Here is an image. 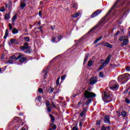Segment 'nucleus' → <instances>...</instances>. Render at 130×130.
Instances as JSON below:
<instances>
[{
  "label": "nucleus",
  "instance_id": "nucleus-42",
  "mask_svg": "<svg viewBox=\"0 0 130 130\" xmlns=\"http://www.w3.org/2000/svg\"><path fill=\"white\" fill-rule=\"evenodd\" d=\"M25 41H30V38L29 37H25L24 38Z\"/></svg>",
  "mask_w": 130,
  "mask_h": 130
},
{
  "label": "nucleus",
  "instance_id": "nucleus-3",
  "mask_svg": "<svg viewBox=\"0 0 130 130\" xmlns=\"http://www.w3.org/2000/svg\"><path fill=\"white\" fill-rule=\"evenodd\" d=\"M102 98L104 102H106V103H109V102H111L112 100V99H111V95H109L108 93L105 91L103 92Z\"/></svg>",
  "mask_w": 130,
  "mask_h": 130
},
{
  "label": "nucleus",
  "instance_id": "nucleus-9",
  "mask_svg": "<svg viewBox=\"0 0 130 130\" xmlns=\"http://www.w3.org/2000/svg\"><path fill=\"white\" fill-rule=\"evenodd\" d=\"M101 12H102V10H98L95 11L94 13H93L91 15V18H95V17H97L98 15L100 14L101 13Z\"/></svg>",
  "mask_w": 130,
  "mask_h": 130
},
{
  "label": "nucleus",
  "instance_id": "nucleus-16",
  "mask_svg": "<svg viewBox=\"0 0 130 130\" xmlns=\"http://www.w3.org/2000/svg\"><path fill=\"white\" fill-rule=\"evenodd\" d=\"M9 36V29H6L5 36L4 37V39H7V38Z\"/></svg>",
  "mask_w": 130,
  "mask_h": 130
},
{
  "label": "nucleus",
  "instance_id": "nucleus-43",
  "mask_svg": "<svg viewBox=\"0 0 130 130\" xmlns=\"http://www.w3.org/2000/svg\"><path fill=\"white\" fill-rule=\"evenodd\" d=\"M9 29L12 31L13 27L12 26V24L9 23Z\"/></svg>",
  "mask_w": 130,
  "mask_h": 130
},
{
  "label": "nucleus",
  "instance_id": "nucleus-12",
  "mask_svg": "<svg viewBox=\"0 0 130 130\" xmlns=\"http://www.w3.org/2000/svg\"><path fill=\"white\" fill-rule=\"evenodd\" d=\"M110 117L109 116V115H106L105 117L104 121L105 122V123H109V124H111V122H110Z\"/></svg>",
  "mask_w": 130,
  "mask_h": 130
},
{
  "label": "nucleus",
  "instance_id": "nucleus-64",
  "mask_svg": "<svg viewBox=\"0 0 130 130\" xmlns=\"http://www.w3.org/2000/svg\"><path fill=\"white\" fill-rule=\"evenodd\" d=\"M48 130H53L52 129H51V128H49V129H48Z\"/></svg>",
  "mask_w": 130,
  "mask_h": 130
},
{
  "label": "nucleus",
  "instance_id": "nucleus-58",
  "mask_svg": "<svg viewBox=\"0 0 130 130\" xmlns=\"http://www.w3.org/2000/svg\"><path fill=\"white\" fill-rule=\"evenodd\" d=\"M86 91H91V89L88 88L87 90H86Z\"/></svg>",
  "mask_w": 130,
  "mask_h": 130
},
{
  "label": "nucleus",
  "instance_id": "nucleus-17",
  "mask_svg": "<svg viewBox=\"0 0 130 130\" xmlns=\"http://www.w3.org/2000/svg\"><path fill=\"white\" fill-rule=\"evenodd\" d=\"M12 31L13 34H18L19 33V30L16 28H14Z\"/></svg>",
  "mask_w": 130,
  "mask_h": 130
},
{
  "label": "nucleus",
  "instance_id": "nucleus-44",
  "mask_svg": "<svg viewBox=\"0 0 130 130\" xmlns=\"http://www.w3.org/2000/svg\"><path fill=\"white\" fill-rule=\"evenodd\" d=\"M108 43H102L101 45H103V46H107V44Z\"/></svg>",
  "mask_w": 130,
  "mask_h": 130
},
{
  "label": "nucleus",
  "instance_id": "nucleus-15",
  "mask_svg": "<svg viewBox=\"0 0 130 130\" xmlns=\"http://www.w3.org/2000/svg\"><path fill=\"white\" fill-rule=\"evenodd\" d=\"M87 112V109L83 108V111L80 113V115L81 117H83L86 114V112Z\"/></svg>",
  "mask_w": 130,
  "mask_h": 130
},
{
  "label": "nucleus",
  "instance_id": "nucleus-53",
  "mask_svg": "<svg viewBox=\"0 0 130 130\" xmlns=\"http://www.w3.org/2000/svg\"><path fill=\"white\" fill-rule=\"evenodd\" d=\"M107 129H110V128H111V127H110V126H108L107 127Z\"/></svg>",
  "mask_w": 130,
  "mask_h": 130
},
{
  "label": "nucleus",
  "instance_id": "nucleus-36",
  "mask_svg": "<svg viewBox=\"0 0 130 130\" xmlns=\"http://www.w3.org/2000/svg\"><path fill=\"white\" fill-rule=\"evenodd\" d=\"M6 11V9L5 7H2L0 8V12H5Z\"/></svg>",
  "mask_w": 130,
  "mask_h": 130
},
{
  "label": "nucleus",
  "instance_id": "nucleus-37",
  "mask_svg": "<svg viewBox=\"0 0 130 130\" xmlns=\"http://www.w3.org/2000/svg\"><path fill=\"white\" fill-rule=\"evenodd\" d=\"M99 76L101 78H103V77H104V74H103V72H100Z\"/></svg>",
  "mask_w": 130,
  "mask_h": 130
},
{
  "label": "nucleus",
  "instance_id": "nucleus-45",
  "mask_svg": "<svg viewBox=\"0 0 130 130\" xmlns=\"http://www.w3.org/2000/svg\"><path fill=\"white\" fill-rule=\"evenodd\" d=\"M125 101H126V103H127V104H129L130 101H129V100H128V99L126 98V99H125Z\"/></svg>",
  "mask_w": 130,
  "mask_h": 130
},
{
  "label": "nucleus",
  "instance_id": "nucleus-13",
  "mask_svg": "<svg viewBox=\"0 0 130 130\" xmlns=\"http://www.w3.org/2000/svg\"><path fill=\"white\" fill-rule=\"evenodd\" d=\"M128 42H129L128 39L125 38L121 44V46H125V45H127V44H128Z\"/></svg>",
  "mask_w": 130,
  "mask_h": 130
},
{
  "label": "nucleus",
  "instance_id": "nucleus-62",
  "mask_svg": "<svg viewBox=\"0 0 130 130\" xmlns=\"http://www.w3.org/2000/svg\"><path fill=\"white\" fill-rule=\"evenodd\" d=\"M22 130H26V128H25V127H23L22 128Z\"/></svg>",
  "mask_w": 130,
  "mask_h": 130
},
{
  "label": "nucleus",
  "instance_id": "nucleus-21",
  "mask_svg": "<svg viewBox=\"0 0 130 130\" xmlns=\"http://www.w3.org/2000/svg\"><path fill=\"white\" fill-rule=\"evenodd\" d=\"M80 15H81V13L80 12L75 13L73 15V17L77 18V17H79V16H80Z\"/></svg>",
  "mask_w": 130,
  "mask_h": 130
},
{
  "label": "nucleus",
  "instance_id": "nucleus-56",
  "mask_svg": "<svg viewBox=\"0 0 130 130\" xmlns=\"http://www.w3.org/2000/svg\"><path fill=\"white\" fill-rule=\"evenodd\" d=\"M110 67H111L112 68H114V66H113V64H110Z\"/></svg>",
  "mask_w": 130,
  "mask_h": 130
},
{
  "label": "nucleus",
  "instance_id": "nucleus-26",
  "mask_svg": "<svg viewBox=\"0 0 130 130\" xmlns=\"http://www.w3.org/2000/svg\"><path fill=\"white\" fill-rule=\"evenodd\" d=\"M91 102H92V101L91 100V99H89L85 103V105H89V104H90L91 103Z\"/></svg>",
  "mask_w": 130,
  "mask_h": 130
},
{
  "label": "nucleus",
  "instance_id": "nucleus-2",
  "mask_svg": "<svg viewBox=\"0 0 130 130\" xmlns=\"http://www.w3.org/2000/svg\"><path fill=\"white\" fill-rule=\"evenodd\" d=\"M129 79H130V75L128 73H126L123 75L119 76L118 78V81L121 82V83H125V82H127Z\"/></svg>",
  "mask_w": 130,
  "mask_h": 130
},
{
  "label": "nucleus",
  "instance_id": "nucleus-27",
  "mask_svg": "<svg viewBox=\"0 0 130 130\" xmlns=\"http://www.w3.org/2000/svg\"><path fill=\"white\" fill-rule=\"evenodd\" d=\"M121 114L123 117H125L126 116V112L125 111H122Z\"/></svg>",
  "mask_w": 130,
  "mask_h": 130
},
{
  "label": "nucleus",
  "instance_id": "nucleus-22",
  "mask_svg": "<svg viewBox=\"0 0 130 130\" xmlns=\"http://www.w3.org/2000/svg\"><path fill=\"white\" fill-rule=\"evenodd\" d=\"M11 17L10 16V13L6 14L5 16V20H9Z\"/></svg>",
  "mask_w": 130,
  "mask_h": 130
},
{
  "label": "nucleus",
  "instance_id": "nucleus-57",
  "mask_svg": "<svg viewBox=\"0 0 130 130\" xmlns=\"http://www.w3.org/2000/svg\"><path fill=\"white\" fill-rule=\"evenodd\" d=\"M76 96H77V94H74L73 95V98H75V97H76Z\"/></svg>",
  "mask_w": 130,
  "mask_h": 130
},
{
  "label": "nucleus",
  "instance_id": "nucleus-61",
  "mask_svg": "<svg viewBox=\"0 0 130 130\" xmlns=\"http://www.w3.org/2000/svg\"><path fill=\"white\" fill-rule=\"evenodd\" d=\"M51 30H54L53 27L51 26Z\"/></svg>",
  "mask_w": 130,
  "mask_h": 130
},
{
  "label": "nucleus",
  "instance_id": "nucleus-30",
  "mask_svg": "<svg viewBox=\"0 0 130 130\" xmlns=\"http://www.w3.org/2000/svg\"><path fill=\"white\" fill-rule=\"evenodd\" d=\"M25 7H26V4H25V3L21 4L20 7L21 8V9L22 10H23V9H24V8H25Z\"/></svg>",
  "mask_w": 130,
  "mask_h": 130
},
{
  "label": "nucleus",
  "instance_id": "nucleus-48",
  "mask_svg": "<svg viewBox=\"0 0 130 130\" xmlns=\"http://www.w3.org/2000/svg\"><path fill=\"white\" fill-rule=\"evenodd\" d=\"M72 130H79V129H78V126H75Z\"/></svg>",
  "mask_w": 130,
  "mask_h": 130
},
{
  "label": "nucleus",
  "instance_id": "nucleus-29",
  "mask_svg": "<svg viewBox=\"0 0 130 130\" xmlns=\"http://www.w3.org/2000/svg\"><path fill=\"white\" fill-rule=\"evenodd\" d=\"M10 58L11 59H15V60H18V59H17V58H18V57L16 56V55H13Z\"/></svg>",
  "mask_w": 130,
  "mask_h": 130
},
{
  "label": "nucleus",
  "instance_id": "nucleus-46",
  "mask_svg": "<svg viewBox=\"0 0 130 130\" xmlns=\"http://www.w3.org/2000/svg\"><path fill=\"white\" fill-rule=\"evenodd\" d=\"M51 106H53V107H54V108H56V106H55V104H54V103L52 102Z\"/></svg>",
  "mask_w": 130,
  "mask_h": 130
},
{
  "label": "nucleus",
  "instance_id": "nucleus-6",
  "mask_svg": "<svg viewBox=\"0 0 130 130\" xmlns=\"http://www.w3.org/2000/svg\"><path fill=\"white\" fill-rule=\"evenodd\" d=\"M17 58L16 59H19V61L20 63H23V62H25L27 60V58L24 56L22 53H19L17 55Z\"/></svg>",
  "mask_w": 130,
  "mask_h": 130
},
{
  "label": "nucleus",
  "instance_id": "nucleus-20",
  "mask_svg": "<svg viewBox=\"0 0 130 130\" xmlns=\"http://www.w3.org/2000/svg\"><path fill=\"white\" fill-rule=\"evenodd\" d=\"M50 125L51 126L52 129H56V125H55L54 123H51Z\"/></svg>",
  "mask_w": 130,
  "mask_h": 130
},
{
  "label": "nucleus",
  "instance_id": "nucleus-60",
  "mask_svg": "<svg viewBox=\"0 0 130 130\" xmlns=\"http://www.w3.org/2000/svg\"><path fill=\"white\" fill-rule=\"evenodd\" d=\"M127 92H128V91H127V90H125V91L124 92V93H127Z\"/></svg>",
  "mask_w": 130,
  "mask_h": 130
},
{
  "label": "nucleus",
  "instance_id": "nucleus-23",
  "mask_svg": "<svg viewBox=\"0 0 130 130\" xmlns=\"http://www.w3.org/2000/svg\"><path fill=\"white\" fill-rule=\"evenodd\" d=\"M87 66L89 67H92V66H93V61L90 60L89 61H88V63H87Z\"/></svg>",
  "mask_w": 130,
  "mask_h": 130
},
{
  "label": "nucleus",
  "instance_id": "nucleus-49",
  "mask_svg": "<svg viewBox=\"0 0 130 130\" xmlns=\"http://www.w3.org/2000/svg\"><path fill=\"white\" fill-rule=\"evenodd\" d=\"M7 63H13V61L12 60H9L7 62Z\"/></svg>",
  "mask_w": 130,
  "mask_h": 130
},
{
  "label": "nucleus",
  "instance_id": "nucleus-5",
  "mask_svg": "<svg viewBox=\"0 0 130 130\" xmlns=\"http://www.w3.org/2000/svg\"><path fill=\"white\" fill-rule=\"evenodd\" d=\"M93 97H96V94L94 93L90 92L88 90H85L84 91V98L90 99L93 98Z\"/></svg>",
  "mask_w": 130,
  "mask_h": 130
},
{
  "label": "nucleus",
  "instance_id": "nucleus-47",
  "mask_svg": "<svg viewBox=\"0 0 130 130\" xmlns=\"http://www.w3.org/2000/svg\"><path fill=\"white\" fill-rule=\"evenodd\" d=\"M38 91L39 93H43V90H42V88H39Z\"/></svg>",
  "mask_w": 130,
  "mask_h": 130
},
{
  "label": "nucleus",
  "instance_id": "nucleus-41",
  "mask_svg": "<svg viewBox=\"0 0 130 130\" xmlns=\"http://www.w3.org/2000/svg\"><path fill=\"white\" fill-rule=\"evenodd\" d=\"M101 121L100 120L96 121V125H100Z\"/></svg>",
  "mask_w": 130,
  "mask_h": 130
},
{
  "label": "nucleus",
  "instance_id": "nucleus-10",
  "mask_svg": "<svg viewBox=\"0 0 130 130\" xmlns=\"http://www.w3.org/2000/svg\"><path fill=\"white\" fill-rule=\"evenodd\" d=\"M97 78L96 77H92L89 80V84L90 85H94L97 83Z\"/></svg>",
  "mask_w": 130,
  "mask_h": 130
},
{
  "label": "nucleus",
  "instance_id": "nucleus-4",
  "mask_svg": "<svg viewBox=\"0 0 130 130\" xmlns=\"http://www.w3.org/2000/svg\"><path fill=\"white\" fill-rule=\"evenodd\" d=\"M112 56L111 55V54L108 55V57L106 59V61L104 63H103L102 66H101L99 68V71H101L102 69L105 68V67H106V66H107V64L109 63V61H110V59H111Z\"/></svg>",
  "mask_w": 130,
  "mask_h": 130
},
{
  "label": "nucleus",
  "instance_id": "nucleus-40",
  "mask_svg": "<svg viewBox=\"0 0 130 130\" xmlns=\"http://www.w3.org/2000/svg\"><path fill=\"white\" fill-rule=\"evenodd\" d=\"M53 92V88H51V87L49 89V93H52Z\"/></svg>",
  "mask_w": 130,
  "mask_h": 130
},
{
  "label": "nucleus",
  "instance_id": "nucleus-8",
  "mask_svg": "<svg viewBox=\"0 0 130 130\" xmlns=\"http://www.w3.org/2000/svg\"><path fill=\"white\" fill-rule=\"evenodd\" d=\"M46 106L47 107L48 112H51L52 107H51V105H50V103H49V101H47L46 102Z\"/></svg>",
  "mask_w": 130,
  "mask_h": 130
},
{
  "label": "nucleus",
  "instance_id": "nucleus-51",
  "mask_svg": "<svg viewBox=\"0 0 130 130\" xmlns=\"http://www.w3.org/2000/svg\"><path fill=\"white\" fill-rule=\"evenodd\" d=\"M39 15L40 17H42V12H41L40 11L39 12Z\"/></svg>",
  "mask_w": 130,
  "mask_h": 130
},
{
  "label": "nucleus",
  "instance_id": "nucleus-1",
  "mask_svg": "<svg viewBox=\"0 0 130 130\" xmlns=\"http://www.w3.org/2000/svg\"><path fill=\"white\" fill-rule=\"evenodd\" d=\"M120 0H118L115 4L114 5L111 7V8L110 9L109 11V12L107 14V15L102 19L100 21V22L98 23V26L99 27H101V26H103L104 24H105V20H106V18H107V16L110 14V12L114 9L115 7H116V5H117V3L118 2H119Z\"/></svg>",
  "mask_w": 130,
  "mask_h": 130
},
{
  "label": "nucleus",
  "instance_id": "nucleus-35",
  "mask_svg": "<svg viewBox=\"0 0 130 130\" xmlns=\"http://www.w3.org/2000/svg\"><path fill=\"white\" fill-rule=\"evenodd\" d=\"M62 37L61 36H58V37L57 38V42H59L60 41V40L61 39Z\"/></svg>",
  "mask_w": 130,
  "mask_h": 130
},
{
  "label": "nucleus",
  "instance_id": "nucleus-50",
  "mask_svg": "<svg viewBox=\"0 0 130 130\" xmlns=\"http://www.w3.org/2000/svg\"><path fill=\"white\" fill-rule=\"evenodd\" d=\"M79 126H83V122H82V121H80L79 122Z\"/></svg>",
  "mask_w": 130,
  "mask_h": 130
},
{
  "label": "nucleus",
  "instance_id": "nucleus-25",
  "mask_svg": "<svg viewBox=\"0 0 130 130\" xmlns=\"http://www.w3.org/2000/svg\"><path fill=\"white\" fill-rule=\"evenodd\" d=\"M16 19H17V14H16L12 17V23L13 24V25L15 24V20H16Z\"/></svg>",
  "mask_w": 130,
  "mask_h": 130
},
{
  "label": "nucleus",
  "instance_id": "nucleus-24",
  "mask_svg": "<svg viewBox=\"0 0 130 130\" xmlns=\"http://www.w3.org/2000/svg\"><path fill=\"white\" fill-rule=\"evenodd\" d=\"M101 39H102V36H101V37L97 38L93 42L94 44H96V43H97V42H98V41H100V40H101Z\"/></svg>",
  "mask_w": 130,
  "mask_h": 130
},
{
  "label": "nucleus",
  "instance_id": "nucleus-19",
  "mask_svg": "<svg viewBox=\"0 0 130 130\" xmlns=\"http://www.w3.org/2000/svg\"><path fill=\"white\" fill-rule=\"evenodd\" d=\"M88 57H89V53H86L85 55L84 60V63H86V61H87V59H88Z\"/></svg>",
  "mask_w": 130,
  "mask_h": 130
},
{
  "label": "nucleus",
  "instance_id": "nucleus-33",
  "mask_svg": "<svg viewBox=\"0 0 130 130\" xmlns=\"http://www.w3.org/2000/svg\"><path fill=\"white\" fill-rule=\"evenodd\" d=\"M59 77H58L57 79L56 80V84L58 86V85H59Z\"/></svg>",
  "mask_w": 130,
  "mask_h": 130
},
{
  "label": "nucleus",
  "instance_id": "nucleus-39",
  "mask_svg": "<svg viewBox=\"0 0 130 130\" xmlns=\"http://www.w3.org/2000/svg\"><path fill=\"white\" fill-rule=\"evenodd\" d=\"M125 70L126 72H130V67L127 66V67L125 68Z\"/></svg>",
  "mask_w": 130,
  "mask_h": 130
},
{
  "label": "nucleus",
  "instance_id": "nucleus-52",
  "mask_svg": "<svg viewBox=\"0 0 130 130\" xmlns=\"http://www.w3.org/2000/svg\"><path fill=\"white\" fill-rule=\"evenodd\" d=\"M102 130H106V127H105V126H103L102 127Z\"/></svg>",
  "mask_w": 130,
  "mask_h": 130
},
{
  "label": "nucleus",
  "instance_id": "nucleus-54",
  "mask_svg": "<svg viewBox=\"0 0 130 130\" xmlns=\"http://www.w3.org/2000/svg\"><path fill=\"white\" fill-rule=\"evenodd\" d=\"M25 2H26V0H21V3H25Z\"/></svg>",
  "mask_w": 130,
  "mask_h": 130
},
{
  "label": "nucleus",
  "instance_id": "nucleus-31",
  "mask_svg": "<svg viewBox=\"0 0 130 130\" xmlns=\"http://www.w3.org/2000/svg\"><path fill=\"white\" fill-rule=\"evenodd\" d=\"M125 39V37H121L119 38V41H123Z\"/></svg>",
  "mask_w": 130,
  "mask_h": 130
},
{
  "label": "nucleus",
  "instance_id": "nucleus-7",
  "mask_svg": "<svg viewBox=\"0 0 130 130\" xmlns=\"http://www.w3.org/2000/svg\"><path fill=\"white\" fill-rule=\"evenodd\" d=\"M109 84L111 86L110 89H111V90H117L119 88L118 85L116 84V83H115V81H111Z\"/></svg>",
  "mask_w": 130,
  "mask_h": 130
},
{
  "label": "nucleus",
  "instance_id": "nucleus-14",
  "mask_svg": "<svg viewBox=\"0 0 130 130\" xmlns=\"http://www.w3.org/2000/svg\"><path fill=\"white\" fill-rule=\"evenodd\" d=\"M16 43H17V40L16 39H12L10 40V42L9 43V46H11V44H15Z\"/></svg>",
  "mask_w": 130,
  "mask_h": 130
},
{
  "label": "nucleus",
  "instance_id": "nucleus-34",
  "mask_svg": "<svg viewBox=\"0 0 130 130\" xmlns=\"http://www.w3.org/2000/svg\"><path fill=\"white\" fill-rule=\"evenodd\" d=\"M71 6H72V8H74L76 9H77V4H73L71 5Z\"/></svg>",
  "mask_w": 130,
  "mask_h": 130
},
{
  "label": "nucleus",
  "instance_id": "nucleus-55",
  "mask_svg": "<svg viewBox=\"0 0 130 130\" xmlns=\"http://www.w3.org/2000/svg\"><path fill=\"white\" fill-rule=\"evenodd\" d=\"M2 70H3V69L2 68H0V74H2L3 73V72H2Z\"/></svg>",
  "mask_w": 130,
  "mask_h": 130
},
{
  "label": "nucleus",
  "instance_id": "nucleus-18",
  "mask_svg": "<svg viewBox=\"0 0 130 130\" xmlns=\"http://www.w3.org/2000/svg\"><path fill=\"white\" fill-rule=\"evenodd\" d=\"M49 115L50 117L52 122H54V121L55 120V118H54L53 115H51V114H49Z\"/></svg>",
  "mask_w": 130,
  "mask_h": 130
},
{
  "label": "nucleus",
  "instance_id": "nucleus-63",
  "mask_svg": "<svg viewBox=\"0 0 130 130\" xmlns=\"http://www.w3.org/2000/svg\"><path fill=\"white\" fill-rule=\"evenodd\" d=\"M78 104V105H80V104H81V102H79Z\"/></svg>",
  "mask_w": 130,
  "mask_h": 130
},
{
  "label": "nucleus",
  "instance_id": "nucleus-38",
  "mask_svg": "<svg viewBox=\"0 0 130 130\" xmlns=\"http://www.w3.org/2000/svg\"><path fill=\"white\" fill-rule=\"evenodd\" d=\"M107 47H109V48H112V45L108 43L107 45Z\"/></svg>",
  "mask_w": 130,
  "mask_h": 130
},
{
  "label": "nucleus",
  "instance_id": "nucleus-59",
  "mask_svg": "<svg viewBox=\"0 0 130 130\" xmlns=\"http://www.w3.org/2000/svg\"><path fill=\"white\" fill-rule=\"evenodd\" d=\"M39 100H41V96H39Z\"/></svg>",
  "mask_w": 130,
  "mask_h": 130
},
{
  "label": "nucleus",
  "instance_id": "nucleus-11",
  "mask_svg": "<svg viewBox=\"0 0 130 130\" xmlns=\"http://www.w3.org/2000/svg\"><path fill=\"white\" fill-rule=\"evenodd\" d=\"M30 47H29V45H28V43H25L23 45V46L20 47V49L21 50H26V49H29Z\"/></svg>",
  "mask_w": 130,
  "mask_h": 130
},
{
  "label": "nucleus",
  "instance_id": "nucleus-28",
  "mask_svg": "<svg viewBox=\"0 0 130 130\" xmlns=\"http://www.w3.org/2000/svg\"><path fill=\"white\" fill-rule=\"evenodd\" d=\"M57 41V38H55L54 37H53L52 38V42H58Z\"/></svg>",
  "mask_w": 130,
  "mask_h": 130
},
{
  "label": "nucleus",
  "instance_id": "nucleus-32",
  "mask_svg": "<svg viewBox=\"0 0 130 130\" xmlns=\"http://www.w3.org/2000/svg\"><path fill=\"white\" fill-rule=\"evenodd\" d=\"M67 77V75H64L61 77V81H64V80L66 79V78Z\"/></svg>",
  "mask_w": 130,
  "mask_h": 130
}]
</instances>
